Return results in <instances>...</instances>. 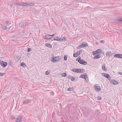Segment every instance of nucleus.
Returning a JSON list of instances; mask_svg holds the SVG:
<instances>
[{
  "mask_svg": "<svg viewBox=\"0 0 122 122\" xmlns=\"http://www.w3.org/2000/svg\"><path fill=\"white\" fill-rule=\"evenodd\" d=\"M34 3L29 2H21L20 3V6H31L34 5Z\"/></svg>",
  "mask_w": 122,
  "mask_h": 122,
  "instance_id": "nucleus-1",
  "label": "nucleus"
},
{
  "mask_svg": "<svg viewBox=\"0 0 122 122\" xmlns=\"http://www.w3.org/2000/svg\"><path fill=\"white\" fill-rule=\"evenodd\" d=\"M61 58V57L60 56L55 57L51 58V61L53 62H56L60 61Z\"/></svg>",
  "mask_w": 122,
  "mask_h": 122,
  "instance_id": "nucleus-2",
  "label": "nucleus"
},
{
  "mask_svg": "<svg viewBox=\"0 0 122 122\" xmlns=\"http://www.w3.org/2000/svg\"><path fill=\"white\" fill-rule=\"evenodd\" d=\"M94 87L96 91H99L101 90V88L100 86H97V85H95Z\"/></svg>",
  "mask_w": 122,
  "mask_h": 122,
  "instance_id": "nucleus-3",
  "label": "nucleus"
},
{
  "mask_svg": "<svg viewBox=\"0 0 122 122\" xmlns=\"http://www.w3.org/2000/svg\"><path fill=\"white\" fill-rule=\"evenodd\" d=\"M109 81L110 83L114 85L117 84H118V82L117 81L115 80H111L110 79L109 80Z\"/></svg>",
  "mask_w": 122,
  "mask_h": 122,
  "instance_id": "nucleus-4",
  "label": "nucleus"
},
{
  "mask_svg": "<svg viewBox=\"0 0 122 122\" xmlns=\"http://www.w3.org/2000/svg\"><path fill=\"white\" fill-rule=\"evenodd\" d=\"M22 24H23V26H28V24L27 22H22L19 24V26H22Z\"/></svg>",
  "mask_w": 122,
  "mask_h": 122,
  "instance_id": "nucleus-5",
  "label": "nucleus"
},
{
  "mask_svg": "<svg viewBox=\"0 0 122 122\" xmlns=\"http://www.w3.org/2000/svg\"><path fill=\"white\" fill-rule=\"evenodd\" d=\"M79 62L82 65H86L87 64V62L86 61L82 59H81Z\"/></svg>",
  "mask_w": 122,
  "mask_h": 122,
  "instance_id": "nucleus-6",
  "label": "nucleus"
},
{
  "mask_svg": "<svg viewBox=\"0 0 122 122\" xmlns=\"http://www.w3.org/2000/svg\"><path fill=\"white\" fill-rule=\"evenodd\" d=\"M114 57L118 58H122V54H116L114 55Z\"/></svg>",
  "mask_w": 122,
  "mask_h": 122,
  "instance_id": "nucleus-7",
  "label": "nucleus"
},
{
  "mask_svg": "<svg viewBox=\"0 0 122 122\" xmlns=\"http://www.w3.org/2000/svg\"><path fill=\"white\" fill-rule=\"evenodd\" d=\"M102 75L104 76L107 78L109 80L111 79L110 76L108 74L104 73L102 74Z\"/></svg>",
  "mask_w": 122,
  "mask_h": 122,
  "instance_id": "nucleus-8",
  "label": "nucleus"
},
{
  "mask_svg": "<svg viewBox=\"0 0 122 122\" xmlns=\"http://www.w3.org/2000/svg\"><path fill=\"white\" fill-rule=\"evenodd\" d=\"M22 120V117L20 116L18 118H17L15 121L16 122H21Z\"/></svg>",
  "mask_w": 122,
  "mask_h": 122,
  "instance_id": "nucleus-9",
  "label": "nucleus"
},
{
  "mask_svg": "<svg viewBox=\"0 0 122 122\" xmlns=\"http://www.w3.org/2000/svg\"><path fill=\"white\" fill-rule=\"evenodd\" d=\"M31 101L29 100H26L23 102V104H27L30 102Z\"/></svg>",
  "mask_w": 122,
  "mask_h": 122,
  "instance_id": "nucleus-10",
  "label": "nucleus"
},
{
  "mask_svg": "<svg viewBox=\"0 0 122 122\" xmlns=\"http://www.w3.org/2000/svg\"><path fill=\"white\" fill-rule=\"evenodd\" d=\"M102 68L103 70L105 71H107V69L105 67V64L104 63L102 64Z\"/></svg>",
  "mask_w": 122,
  "mask_h": 122,
  "instance_id": "nucleus-11",
  "label": "nucleus"
},
{
  "mask_svg": "<svg viewBox=\"0 0 122 122\" xmlns=\"http://www.w3.org/2000/svg\"><path fill=\"white\" fill-rule=\"evenodd\" d=\"M52 38V37L50 35H45V37L44 39H47L49 40L51 39Z\"/></svg>",
  "mask_w": 122,
  "mask_h": 122,
  "instance_id": "nucleus-12",
  "label": "nucleus"
},
{
  "mask_svg": "<svg viewBox=\"0 0 122 122\" xmlns=\"http://www.w3.org/2000/svg\"><path fill=\"white\" fill-rule=\"evenodd\" d=\"M86 74H84L81 75L80 76V77L85 79V78L86 77Z\"/></svg>",
  "mask_w": 122,
  "mask_h": 122,
  "instance_id": "nucleus-13",
  "label": "nucleus"
},
{
  "mask_svg": "<svg viewBox=\"0 0 122 122\" xmlns=\"http://www.w3.org/2000/svg\"><path fill=\"white\" fill-rule=\"evenodd\" d=\"M54 40L60 41V38L58 36H56L54 38Z\"/></svg>",
  "mask_w": 122,
  "mask_h": 122,
  "instance_id": "nucleus-14",
  "label": "nucleus"
},
{
  "mask_svg": "<svg viewBox=\"0 0 122 122\" xmlns=\"http://www.w3.org/2000/svg\"><path fill=\"white\" fill-rule=\"evenodd\" d=\"M85 70L82 69H78V73H83L84 72Z\"/></svg>",
  "mask_w": 122,
  "mask_h": 122,
  "instance_id": "nucleus-15",
  "label": "nucleus"
},
{
  "mask_svg": "<svg viewBox=\"0 0 122 122\" xmlns=\"http://www.w3.org/2000/svg\"><path fill=\"white\" fill-rule=\"evenodd\" d=\"M101 57V56L99 54H98L96 55L94 57V59H97L100 58Z\"/></svg>",
  "mask_w": 122,
  "mask_h": 122,
  "instance_id": "nucleus-16",
  "label": "nucleus"
},
{
  "mask_svg": "<svg viewBox=\"0 0 122 122\" xmlns=\"http://www.w3.org/2000/svg\"><path fill=\"white\" fill-rule=\"evenodd\" d=\"M7 63L6 62H5L3 61L1 65L3 67H5L7 66Z\"/></svg>",
  "mask_w": 122,
  "mask_h": 122,
  "instance_id": "nucleus-17",
  "label": "nucleus"
},
{
  "mask_svg": "<svg viewBox=\"0 0 122 122\" xmlns=\"http://www.w3.org/2000/svg\"><path fill=\"white\" fill-rule=\"evenodd\" d=\"M95 51L96 53L98 54L99 53H101L102 52L103 53V54H104V53L102 51L101 49H98L97 50H96Z\"/></svg>",
  "mask_w": 122,
  "mask_h": 122,
  "instance_id": "nucleus-18",
  "label": "nucleus"
},
{
  "mask_svg": "<svg viewBox=\"0 0 122 122\" xmlns=\"http://www.w3.org/2000/svg\"><path fill=\"white\" fill-rule=\"evenodd\" d=\"M111 52L110 51H108L106 53V56L107 57H110V54H111Z\"/></svg>",
  "mask_w": 122,
  "mask_h": 122,
  "instance_id": "nucleus-19",
  "label": "nucleus"
},
{
  "mask_svg": "<svg viewBox=\"0 0 122 122\" xmlns=\"http://www.w3.org/2000/svg\"><path fill=\"white\" fill-rule=\"evenodd\" d=\"M78 69H71V71L77 73H78Z\"/></svg>",
  "mask_w": 122,
  "mask_h": 122,
  "instance_id": "nucleus-20",
  "label": "nucleus"
},
{
  "mask_svg": "<svg viewBox=\"0 0 122 122\" xmlns=\"http://www.w3.org/2000/svg\"><path fill=\"white\" fill-rule=\"evenodd\" d=\"M68 78L69 79H71V80L72 81H74L75 79V78L74 77H73L70 75L68 76Z\"/></svg>",
  "mask_w": 122,
  "mask_h": 122,
  "instance_id": "nucleus-21",
  "label": "nucleus"
},
{
  "mask_svg": "<svg viewBox=\"0 0 122 122\" xmlns=\"http://www.w3.org/2000/svg\"><path fill=\"white\" fill-rule=\"evenodd\" d=\"M46 46L48 48H51L52 46L51 44L49 43H46L45 44Z\"/></svg>",
  "mask_w": 122,
  "mask_h": 122,
  "instance_id": "nucleus-22",
  "label": "nucleus"
},
{
  "mask_svg": "<svg viewBox=\"0 0 122 122\" xmlns=\"http://www.w3.org/2000/svg\"><path fill=\"white\" fill-rule=\"evenodd\" d=\"M66 38L64 36L62 38H60V41L61 42L63 41H66Z\"/></svg>",
  "mask_w": 122,
  "mask_h": 122,
  "instance_id": "nucleus-23",
  "label": "nucleus"
},
{
  "mask_svg": "<svg viewBox=\"0 0 122 122\" xmlns=\"http://www.w3.org/2000/svg\"><path fill=\"white\" fill-rule=\"evenodd\" d=\"M83 42L82 44H81L82 47H86L88 46V44L87 43H86V44H83Z\"/></svg>",
  "mask_w": 122,
  "mask_h": 122,
  "instance_id": "nucleus-24",
  "label": "nucleus"
},
{
  "mask_svg": "<svg viewBox=\"0 0 122 122\" xmlns=\"http://www.w3.org/2000/svg\"><path fill=\"white\" fill-rule=\"evenodd\" d=\"M1 27L3 29H7V27L4 24L2 25Z\"/></svg>",
  "mask_w": 122,
  "mask_h": 122,
  "instance_id": "nucleus-25",
  "label": "nucleus"
},
{
  "mask_svg": "<svg viewBox=\"0 0 122 122\" xmlns=\"http://www.w3.org/2000/svg\"><path fill=\"white\" fill-rule=\"evenodd\" d=\"M16 2H12L10 3V6L11 7L13 6L14 5H15Z\"/></svg>",
  "mask_w": 122,
  "mask_h": 122,
  "instance_id": "nucleus-26",
  "label": "nucleus"
},
{
  "mask_svg": "<svg viewBox=\"0 0 122 122\" xmlns=\"http://www.w3.org/2000/svg\"><path fill=\"white\" fill-rule=\"evenodd\" d=\"M81 60L80 57L79 56L76 59V61H78V62H79Z\"/></svg>",
  "mask_w": 122,
  "mask_h": 122,
  "instance_id": "nucleus-27",
  "label": "nucleus"
},
{
  "mask_svg": "<svg viewBox=\"0 0 122 122\" xmlns=\"http://www.w3.org/2000/svg\"><path fill=\"white\" fill-rule=\"evenodd\" d=\"M50 72V71L49 70L47 71H46L45 73V74L47 75H48L49 74Z\"/></svg>",
  "mask_w": 122,
  "mask_h": 122,
  "instance_id": "nucleus-28",
  "label": "nucleus"
},
{
  "mask_svg": "<svg viewBox=\"0 0 122 122\" xmlns=\"http://www.w3.org/2000/svg\"><path fill=\"white\" fill-rule=\"evenodd\" d=\"M66 73L63 72L62 74V76L64 77H66Z\"/></svg>",
  "mask_w": 122,
  "mask_h": 122,
  "instance_id": "nucleus-29",
  "label": "nucleus"
},
{
  "mask_svg": "<svg viewBox=\"0 0 122 122\" xmlns=\"http://www.w3.org/2000/svg\"><path fill=\"white\" fill-rule=\"evenodd\" d=\"M117 21L120 22H122V18H120L117 19Z\"/></svg>",
  "mask_w": 122,
  "mask_h": 122,
  "instance_id": "nucleus-30",
  "label": "nucleus"
},
{
  "mask_svg": "<svg viewBox=\"0 0 122 122\" xmlns=\"http://www.w3.org/2000/svg\"><path fill=\"white\" fill-rule=\"evenodd\" d=\"M72 88H71V87H69L67 89V91H71L72 90Z\"/></svg>",
  "mask_w": 122,
  "mask_h": 122,
  "instance_id": "nucleus-31",
  "label": "nucleus"
},
{
  "mask_svg": "<svg viewBox=\"0 0 122 122\" xmlns=\"http://www.w3.org/2000/svg\"><path fill=\"white\" fill-rule=\"evenodd\" d=\"M67 56H66V55H65L64 56V60L66 61L67 60Z\"/></svg>",
  "mask_w": 122,
  "mask_h": 122,
  "instance_id": "nucleus-32",
  "label": "nucleus"
},
{
  "mask_svg": "<svg viewBox=\"0 0 122 122\" xmlns=\"http://www.w3.org/2000/svg\"><path fill=\"white\" fill-rule=\"evenodd\" d=\"M73 56L75 57H76L78 56V55H77V54L76 53H74L73 54Z\"/></svg>",
  "mask_w": 122,
  "mask_h": 122,
  "instance_id": "nucleus-33",
  "label": "nucleus"
},
{
  "mask_svg": "<svg viewBox=\"0 0 122 122\" xmlns=\"http://www.w3.org/2000/svg\"><path fill=\"white\" fill-rule=\"evenodd\" d=\"M82 47V46H81V45H80L79 46L77 47V48L78 49H80Z\"/></svg>",
  "mask_w": 122,
  "mask_h": 122,
  "instance_id": "nucleus-34",
  "label": "nucleus"
},
{
  "mask_svg": "<svg viewBox=\"0 0 122 122\" xmlns=\"http://www.w3.org/2000/svg\"><path fill=\"white\" fill-rule=\"evenodd\" d=\"M21 64V66L23 67L25 66V64L24 63H22Z\"/></svg>",
  "mask_w": 122,
  "mask_h": 122,
  "instance_id": "nucleus-35",
  "label": "nucleus"
},
{
  "mask_svg": "<svg viewBox=\"0 0 122 122\" xmlns=\"http://www.w3.org/2000/svg\"><path fill=\"white\" fill-rule=\"evenodd\" d=\"M10 118L11 119L14 120L15 119V117H14L13 116H11V117Z\"/></svg>",
  "mask_w": 122,
  "mask_h": 122,
  "instance_id": "nucleus-36",
  "label": "nucleus"
},
{
  "mask_svg": "<svg viewBox=\"0 0 122 122\" xmlns=\"http://www.w3.org/2000/svg\"><path fill=\"white\" fill-rule=\"evenodd\" d=\"M4 73L0 72V76H2L4 75Z\"/></svg>",
  "mask_w": 122,
  "mask_h": 122,
  "instance_id": "nucleus-37",
  "label": "nucleus"
},
{
  "mask_svg": "<svg viewBox=\"0 0 122 122\" xmlns=\"http://www.w3.org/2000/svg\"><path fill=\"white\" fill-rule=\"evenodd\" d=\"M85 81L86 82H88V78L87 77H86L85 78Z\"/></svg>",
  "mask_w": 122,
  "mask_h": 122,
  "instance_id": "nucleus-38",
  "label": "nucleus"
},
{
  "mask_svg": "<svg viewBox=\"0 0 122 122\" xmlns=\"http://www.w3.org/2000/svg\"><path fill=\"white\" fill-rule=\"evenodd\" d=\"M15 5H19V6H20V3H16V2Z\"/></svg>",
  "mask_w": 122,
  "mask_h": 122,
  "instance_id": "nucleus-39",
  "label": "nucleus"
},
{
  "mask_svg": "<svg viewBox=\"0 0 122 122\" xmlns=\"http://www.w3.org/2000/svg\"><path fill=\"white\" fill-rule=\"evenodd\" d=\"M97 99L98 100H101V99H102V98L100 97H99V96H98L97 97Z\"/></svg>",
  "mask_w": 122,
  "mask_h": 122,
  "instance_id": "nucleus-40",
  "label": "nucleus"
},
{
  "mask_svg": "<svg viewBox=\"0 0 122 122\" xmlns=\"http://www.w3.org/2000/svg\"><path fill=\"white\" fill-rule=\"evenodd\" d=\"M84 113L86 115H88V112H86V111H85V112H84Z\"/></svg>",
  "mask_w": 122,
  "mask_h": 122,
  "instance_id": "nucleus-41",
  "label": "nucleus"
},
{
  "mask_svg": "<svg viewBox=\"0 0 122 122\" xmlns=\"http://www.w3.org/2000/svg\"><path fill=\"white\" fill-rule=\"evenodd\" d=\"M79 53L80 52H78V51H77L76 52V53L77 54V55H78V56L80 55V53Z\"/></svg>",
  "mask_w": 122,
  "mask_h": 122,
  "instance_id": "nucleus-42",
  "label": "nucleus"
},
{
  "mask_svg": "<svg viewBox=\"0 0 122 122\" xmlns=\"http://www.w3.org/2000/svg\"><path fill=\"white\" fill-rule=\"evenodd\" d=\"M96 53V51L95 52H92V54L93 55H95Z\"/></svg>",
  "mask_w": 122,
  "mask_h": 122,
  "instance_id": "nucleus-43",
  "label": "nucleus"
},
{
  "mask_svg": "<svg viewBox=\"0 0 122 122\" xmlns=\"http://www.w3.org/2000/svg\"><path fill=\"white\" fill-rule=\"evenodd\" d=\"M30 49H31V48H28V50H27V52H30Z\"/></svg>",
  "mask_w": 122,
  "mask_h": 122,
  "instance_id": "nucleus-44",
  "label": "nucleus"
},
{
  "mask_svg": "<svg viewBox=\"0 0 122 122\" xmlns=\"http://www.w3.org/2000/svg\"><path fill=\"white\" fill-rule=\"evenodd\" d=\"M3 62V61H0V64H1V65Z\"/></svg>",
  "mask_w": 122,
  "mask_h": 122,
  "instance_id": "nucleus-45",
  "label": "nucleus"
},
{
  "mask_svg": "<svg viewBox=\"0 0 122 122\" xmlns=\"http://www.w3.org/2000/svg\"><path fill=\"white\" fill-rule=\"evenodd\" d=\"M101 42L102 43H104L105 42V41L104 40H101Z\"/></svg>",
  "mask_w": 122,
  "mask_h": 122,
  "instance_id": "nucleus-46",
  "label": "nucleus"
},
{
  "mask_svg": "<svg viewBox=\"0 0 122 122\" xmlns=\"http://www.w3.org/2000/svg\"><path fill=\"white\" fill-rule=\"evenodd\" d=\"M78 52H79V53H80V54L81 53V52H82V51H81V50H79V51H78Z\"/></svg>",
  "mask_w": 122,
  "mask_h": 122,
  "instance_id": "nucleus-47",
  "label": "nucleus"
},
{
  "mask_svg": "<svg viewBox=\"0 0 122 122\" xmlns=\"http://www.w3.org/2000/svg\"><path fill=\"white\" fill-rule=\"evenodd\" d=\"M118 74H119L120 75H122V72H119L118 73Z\"/></svg>",
  "mask_w": 122,
  "mask_h": 122,
  "instance_id": "nucleus-48",
  "label": "nucleus"
},
{
  "mask_svg": "<svg viewBox=\"0 0 122 122\" xmlns=\"http://www.w3.org/2000/svg\"><path fill=\"white\" fill-rule=\"evenodd\" d=\"M113 55V54L111 53V54H110V56L111 57V56H112Z\"/></svg>",
  "mask_w": 122,
  "mask_h": 122,
  "instance_id": "nucleus-49",
  "label": "nucleus"
},
{
  "mask_svg": "<svg viewBox=\"0 0 122 122\" xmlns=\"http://www.w3.org/2000/svg\"><path fill=\"white\" fill-rule=\"evenodd\" d=\"M55 34H54L52 35H50L52 37L53 36L55 35Z\"/></svg>",
  "mask_w": 122,
  "mask_h": 122,
  "instance_id": "nucleus-50",
  "label": "nucleus"
},
{
  "mask_svg": "<svg viewBox=\"0 0 122 122\" xmlns=\"http://www.w3.org/2000/svg\"><path fill=\"white\" fill-rule=\"evenodd\" d=\"M10 28H11V26L10 27Z\"/></svg>",
  "mask_w": 122,
  "mask_h": 122,
  "instance_id": "nucleus-51",
  "label": "nucleus"
}]
</instances>
